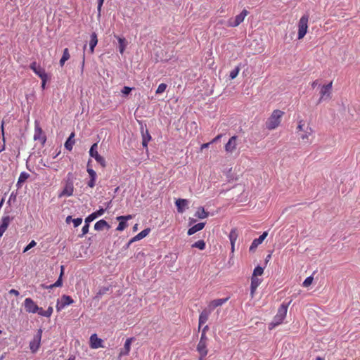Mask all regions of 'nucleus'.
Instances as JSON below:
<instances>
[{"instance_id":"052dcab7","label":"nucleus","mask_w":360,"mask_h":360,"mask_svg":"<svg viewBox=\"0 0 360 360\" xmlns=\"http://www.w3.org/2000/svg\"><path fill=\"white\" fill-rule=\"evenodd\" d=\"M84 62H85V56H84V54H83L82 63V71H83V69H84Z\"/></svg>"},{"instance_id":"bb28decb","label":"nucleus","mask_w":360,"mask_h":360,"mask_svg":"<svg viewBox=\"0 0 360 360\" xmlns=\"http://www.w3.org/2000/svg\"><path fill=\"white\" fill-rule=\"evenodd\" d=\"M105 228L109 229L110 226L104 219H101L98 221L94 225V229L96 231H102Z\"/></svg>"},{"instance_id":"4d7b16f0","label":"nucleus","mask_w":360,"mask_h":360,"mask_svg":"<svg viewBox=\"0 0 360 360\" xmlns=\"http://www.w3.org/2000/svg\"><path fill=\"white\" fill-rule=\"evenodd\" d=\"M222 137V134H218L215 138H214L212 141H211V143H215L217 142V141H219L221 138Z\"/></svg>"},{"instance_id":"393cba45","label":"nucleus","mask_w":360,"mask_h":360,"mask_svg":"<svg viewBox=\"0 0 360 360\" xmlns=\"http://www.w3.org/2000/svg\"><path fill=\"white\" fill-rule=\"evenodd\" d=\"M205 226V222H200L194 226H193L192 227H191L188 230V236H191L193 234H194L195 233L202 230Z\"/></svg>"},{"instance_id":"ea45409f","label":"nucleus","mask_w":360,"mask_h":360,"mask_svg":"<svg viewBox=\"0 0 360 360\" xmlns=\"http://www.w3.org/2000/svg\"><path fill=\"white\" fill-rule=\"evenodd\" d=\"M166 88H167V84L165 83H161L158 86V89L156 90V94H160L163 93L165 91Z\"/></svg>"},{"instance_id":"5fc2aeb1","label":"nucleus","mask_w":360,"mask_h":360,"mask_svg":"<svg viewBox=\"0 0 360 360\" xmlns=\"http://www.w3.org/2000/svg\"><path fill=\"white\" fill-rule=\"evenodd\" d=\"M6 229H7L6 226L1 224V226H0V237H1L3 236V234L6 231Z\"/></svg>"},{"instance_id":"2f4dec72","label":"nucleus","mask_w":360,"mask_h":360,"mask_svg":"<svg viewBox=\"0 0 360 360\" xmlns=\"http://www.w3.org/2000/svg\"><path fill=\"white\" fill-rule=\"evenodd\" d=\"M238 234L236 229H232L229 233V238L231 245L236 244Z\"/></svg>"},{"instance_id":"e433bc0d","label":"nucleus","mask_w":360,"mask_h":360,"mask_svg":"<svg viewBox=\"0 0 360 360\" xmlns=\"http://www.w3.org/2000/svg\"><path fill=\"white\" fill-rule=\"evenodd\" d=\"M264 273V269L259 266L255 268L252 276H262Z\"/></svg>"},{"instance_id":"79ce46f5","label":"nucleus","mask_w":360,"mask_h":360,"mask_svg":"<svg viewBox=\"0 0 360 360\" xmlns=\"http://www.w3.org/2000/svg\"><path fill=\"white\" fill-rule=\"evenodd\" d=\"M313 277L312 276H309L307 277L303 282V286L304 287H308L309 286L312 282H313Z\"/></svg>"},{"instance_id":"e2e57ef3","label":"nucleus","mask_w":360,"mask_h":360,"mask_svg":"<svg viewBox=\"0 0 360 360\" xmlns=\"http://www.w3.org/2000/svg\"><path fill=\"white\" fill-rule=\"evenodd\" d=\"M71 221H72V217L71 216L67 217L66 220H65L66 223L69 224Z\"/></svg>"},{"instance_id":"72a5a7b5","label":"nucleus","mask_w":360,"mask_h":360,"mask_svg":"<svg viewBox=\"0 0 360 360\" xmlns=\"http://www.w3.org/2000/svg\"><path fill=\"white\" fill-rule=\"evenodd\" d=\"M63 274H64V266H60V274L59 278L53 284H51V287L56 288V287H60L62 285V284H63L62 277H63Z\"/></svg>"},{"instance_id":"774afa93","label":"nucleus","mask_w":360,"mask_h":360,"mask_svg":"<svg viewBox=\"0 0 360 360\" xmlns=\"http://www.w3.org/2000/svg\"><path fill=\"white\" fill-rule=\"evenodd\" d=\"M205 356H200V355H199V359H198V360H205Z\"/></svg>"},{"instance_id":"2eb2a0df","label":"nucleus","mask_w":360,"mask_h":360,"mask_svg":"<svg viewBox=\"0 0 360 360\" xmlns=\"http://www.w3.org/2000/svg\"><path fill=\"white\" fill-rule=\"evenodd\" d=\"M268 235V233L266 231H264L258 238H255L253 240L250 247V251L253 252L257 248L259 245H260L264 240L266 238Z\"/></svg>"},{"instance_id":"0eeeda50","label":"nucleus","mask_w":360,"mask_h":360,"mask_svg":"<svg viewBox=\"0 0 360 360\" xmlns=\"http://www.w3.org/2000/svg\"><path fill=\"white\" fill-rule=\"evenodd\" d=\"M42 337V330L39 329L30 342V349L32 353H36L40 347Z\"/></svg>"},{"instance_id":"412c9836","label":"nucleus","mask_w":360,"mask_h":360,"mask_svg":"<svg viewBox=\"0 0 360 360\" xmlns=\"http://www.w3.org/2000/svg\"><path fill=\"white\" fill-rule=\"evenodd\" d=\"M105 212V210L103 208H100L96 212H93L92 214H89L86 219H85V223H90L93 220H94L96 218L103 215Z\"/></svg>"},{"instance_id":"ddd939ff","label":"nucleus","mask_w":360,"mask_h":360,"mask_svg":"<svg viewBox=\"0 0 360 360\" xmlns=\"http://www.w3.org/2000/svg\"><path fill=\"white\" fill-rule=\"evenodd\" d=\"M34 139L35 141H39L41 143H44L46 139L42 129L37 122L35 123L34 126Z\"/></svg>"},{"instance_id":"de8ad7c7","label":"nucleus","mask_w":360,"mask_h":360,"mask_svg":"<svg viewBox=\"0 0 360 360\" xmlns=\"http://www.w3.org/2000/svg\"><path fill=\"white\" fill-rule=\"evenodd\" d=\"M40 79H41V88L43 89H45V86H46V83L47 82V79H48V75L47 74L44 75V77H40Z\"/></svg>"},{"instance_id":"b1692460","label":"nucleus","mask_w":360,"mask_h":360,"mask_svg":"<svg viewBox=\"0 0 360 360\" xmlns=\"http://www.w3.org/2000/svg\"><path fill=\"white\" fill-rule=\"evenodd\" d=\"M150 229H146L143 231H141L140 233H139L137 235H136L134 237H133L129 242V245L131 244L133 242L141 240L142 238H145L150 233Z\"/></svg>"},{"instance_id":"a211bd4d","label":"nucleus","mask_w":360,"mask_h":360,"mask_svg":"<svg viewBox=\"0 0 360 360\" xmlns=\"http://www.w3.org/2000/svg\"><path fill=\"white\" fill-rule=\"evenodd\" d=\"M102 340L97 337L96 334H93L90 337V347L92 349L103 347Z\"/></svg>"},{"instance_id":"49530a36","label":"nucleus","mask_w":360,"mask_h":360,"mask_svg":"<svg viewBox=\"0 0 360 360\" xmlns=\"http://www.w3.org/2000/svg\"><path fill=\"white\" fill-rule=\"evenodd\" d=\"M72 222H73L74 226L77 227L82 224V218L73 219Z\"/></svg>"},{"instance_id":"9b49d317","label":"nucleus","mask_w":360,"mask_h":360,"mask_svg":"<svg viewBox=\"0 0 360 360\" xmlns=\"http://www.w3.org/2000/svg\"><path fill=\"white\" fill-rule=\"evenodd\" d=\"M332 85H333V82H330L328 84L323 85L321 86V91H320L321 97L319 101V103L321 102V101L323 99H327V98H330L331 91H332Z\"/></svg>"},{"instance_id":"4c0bfd02","label":"nucleus","mask_w":360,"mask_h":360,"mask_svg":"<svg viewBox=\"0 0 360 360\" xmlns=\"http://www.w3.org/2000/svg\"><path fill=\"white\" fill-rule=\"evenodd\" d=\"M240 70V67L237 66L233 70H231L229 75L230 78L231 79H235L238 75Z\"/></svg>"},{"instance_id":"4468645a","label":"nucleus","mask_w":360,"mask_h":360,"mask_svg":"<svg viewBox=\"0 0 360 360\" xmlns=\"http://www.w3.org/2000/svg\"><path fill=\"white\" fill-rule=\"evenodd\" d=\"M208 342H205L202 341H199L197 345L196 350L198 352L200 356H206L208 354V348H207Z\"/></svg>"},{"instance_id":"423d86ee","label":"nucleus","mask_w":360,"mask_h":360,"mask_svg":"<svg viewBox=\"0 0 360 360\" xmlns=\"http://www.w3.org/2000/svg\"><path fill=\"white\" fill-rule=\"evenodd\" d=\"M248 11L246 9H243L241 13L237 15L234 18H230L227 21V26L231 27H235L242 23L245 17L248 15Z\"/></svg>"},{"instance_id":"864d4df0","label":"nucleus","mask_w":360,"mask_h":360,"mask_svg":"<svg viewBox=\"0 0 360 360\" xmlns=\"http://www.w3.org/2000/svg\"><path fill=\"white\" fill-rule=\"evenodd\" d=\"M104 0H98V15L101 14V8L103 4Z\"/></svg>"},{"instance_id":"0e129e2a","label":"nucleus","mask_w":360,"mask_h":360,"mask_svg":"<svg viewBox=\"0 0 360 360\" xmlns=\"http://www.w3.org/2000/svg\"><path fill=\"white\" fill-rule=\"evenodd\" d=\"M208 329H209L208 326H205L202 328V333H205V334H206V332L208 330Z\"/></svg>"},{"instance_id":"7c9ffc66","label":"nucleus","mask_w":360,"mask_h":360,"mask_svg":"<svg viewBox=\"0 0 360 360\" xmlns=\"http://www.w3.org/2000/svg\"><path fill=\"white\" fill-rule=\"evenodd\" d=\"M70 58V55L69 53V50L68 48H65L63 50V56L59 61L60 65L63 67L65 65V63Z\"/></svg>"},{"instance_id":"69168bd1","label":"nucleus","mask_w":360,"mask_h":360,"mask_svg":"<svg viewBox=\"0 0 360 360\" xmlns=\"http://www.w3.org/2000/svg\"><path fill=\"white\" fill-rule=\"evenodd\" d=\"M231 245V253H233L234 251H235V244H233V245Z\"/></svg>"},{"instance_id":"dca6fc26","label":"nucleus","mask_w":360,"mask_h":360,"mask_svg":"<svg viewBox=\"0 0 360 360\" xmlns=\"http://www.w3.org/2000/svg\"><path fill=\"white\" fill-rule=\"evenodd\" d=\"M30 68L39 77H43L46 75L44 69L38 65L35 61L30 64Z\"/></svg>"},{"instance_id":"6ab92c4d","label":"nucleus","mask_w":360,"mask_h":360,"mask_svg":"<svg viewBox=\"0 0 360 360\" xmlns=\"http://www.w3.org/2000/svg\"><path fill=\"white\" fill-rule=\"evenodd\" d=\"M210 314H211L210 310H209L207 309H203L202 311L200 313V314L199 316V326H198L199 330L201 328V326L207 321Z\"/></svg>"},{"instance_id":"a19ab883","label":"nucleus","mask_w":360,"mask_h":360,"mask_svg":"<svg viewBox=\"0 0 360 360\" xmlns=\"http://www.w3.org/2000/svg\"><path fill=\"white\" fill-rule=\"evenodd\" d=\"M10 221H11V218L8 215L4 216L2 217V220H1V225H4L5 226H6L8 228V226L10 224Z\"/></svg>"},{"instance_id":"c03bdc74","label":"nucleus","mask_w":360,"mask_h":360,"mask_svg":"<svg viewBox=\"0 0 360 360\" xmlns=\"http://www.w3.org/2000/svg\"><path fill=\"white\" fill-rule=\"evenodd\" d=\"M89 223H87V224L85 223V225L82 227V234L79 236L82 237L85 234H86L89 232Z\"/></svg>"},{"instance_id":"c9c22d12","label":"nucleus","mask_w":360,"mask_h":360,"mask_svg":"<svg viewBox=\"0 0 360 360\" xmlns=\"http://www.w3.org/2000/svg\"><path fill=\"white\" fill-rule=\"evenodd\" d=\"M30 177V174L27 172H21L18 178V184L25 182Z\"/></svg>"},{"instance_id":"603ef678","label":"nucleus","mask_w":360,"mask_h":360,"mask_svg":"<svg viewBox=\"0 0 360 360\" xmlns=\"http://www.w3.org/2000/svg\"><path fill=\"white\" fill-rule=\"evenodd\" d=\"M96 179H90V180L88 182V186L90 188H94L96 185Z\"/></svg>"},{"instance_id":"c756f323","label":"nucleus","mask_w":360,"mask_h":360,"mask_svg":"<svg viewBox=\"0 0 360 360\" xmlns=\"http://www.w3.org/2000/svg\"><path fill=\"white\" fill-rule=\"evenodd\" d=\"M115 37L117 39L119 42V51L121 54H123L124 52V50L126 49L127 42L126 41V39L124 38L120 37L118 36H115Z\"/></svg>"},{"instance_id":"f3484780","label":"nucleus","mask_w":360,"mask_h":360,"mask_svg":"<svg viewBox=\"0 0 360 360\" xmlns=\"http://www.w3.org/2000/svg\"><path fill=\"white\" fill-rule=\"evenodd\" d=\"M228 297L214 300L209 303L207 309L212 311L215 308L221 306L222 304L226 303L228 301Z\"/></svg>"},{"instance_id":"680f3d73","label":"nucleus","mask_w":360,"mask_h":360,"mask_svg":"<svg viewBox=\"0 0 360 360\" xmlns=\"http://www.w3.org/2000/svg\"><path fill=\"white\" fill-rule=\"evenodd\" d=\"M317 84H318V80H315V81H314V82L311 84V85L312 88H315V87L317 86Z\"/></svg>"},{"instance_id":"a878e982","label":"nucleus","mask_w":360,"mask_h":360,"mask_svg":"<svg viewBox=\"0 0 360 360\" xmlns=\"http://www.w3.org/2000/svg\"><path fill=\"white\" fill-rule=\"evenodd\" d=\"M132 340L133 338L127 339L124 345V349L120 352V356H126L129 354L131 349Z\"/></svg>"},{"instance_id":"09e8293b","label":"nucleus","mask_w":360,"mask_h":360,"mask_svg":"<svg viewBox=\"0 0 360 360\" xmlns=\"http://www.w3.org/2000/svg\"><path fill=\"white\" fill-rule=\"evenodd\" d=\"M131 219H132V216L130 214L127 216H120L117 217V220H124L125 221Z\"/></svg>"},{"instance_id":"20e7f679","label":"nucleus","mask_w":360,"mask_h":360,"mask_svg":"<svg viewBox=\"0 0 360 360\" xmlns=\"http://www.w3.org/2000/svg\"><path fill=\"white\" fill-rule=\"evenodd\" d=\"M288 306L282 304L278 309L276 315L274 318V321L269 323V329L272 330L276 326L280 325L286 316Z\"/></svg>"},{"instance_id":"6e6552de","label":"nucleus","mask_w":360,"mask_h":360,"mask_svg":"<svg viewBox=\"0 0 360 360\" xmlns=\"http://www.w3.org/2000/svg\"><path fill=\"white\" fill-rule=\"evenodd\" d=\"M89 155L91 157L94 158L96 161L103 167L106 166V162L104 158L98 154L97 143H95L91 146L89 150Z\"/></svg>"},{"instance_id":"f03ea898","label":"nucleus","mask_w":360,"mask_h":360,"mask_svg":"<svg viewBox=\"0 0 360 360\" xmlns=\"http://www.w3.org/2000/svg\"><path fill=\"white\" fill-rule=\"evenodd\" d=\"M283 115V111L274 110L266 122V129L269 130H273L277 128L281 124V118Z\"/></svg>"},{"instance_id":"37998d69","label":"nucleus","mask_w":360,"mask_h":360,"mask_svg":"<svg viewBox=\"0 0 360 360\" xmlns=\"http://www.w3.org/2000/svg\"><path fill=\"white\" fill-rule=\"evenodd\" d=\"M87 172L90 176V179H96L97 174L96 172L91 168L87 167Z\"/></svg>"},{"instance_id":"aec40b11","label":"nucleus","mask_w":360,"mask_h":360,"mask_svg":"<svg viewBox=\"0 0 360 360\" xmlns=\"http://www.w3.org/2000/svg\"><path fill=\"white\" fill-rule=\"evenodd\" d=\"M262 281L256 276L251 277L250 295L254 297L255 292L257 287L260 285Z\"/></svg>"},{"instance_id":"cd10ccee","label":"nucleus","mask_w":360,"mask_h":360,"mask_svg":"<svg viewBox=\"0 0 360 360\" xmlns=\"http://www.w3.org/2000/svg\"><path fill=\"white\" fill-rule=\"evenodd\" d=\"M97 43H98L97 34L95 32H93L91 34V39L89 41V49H90L91 53H94V48L96 46Z\"/></svg>"},{"instance_id":"bf43d9fd","label":"nucleus","mask_w":360,"mask_h":360,"mask_svg":"<svg viewBox=\"0 0 360 360\" xmlns=\"http://www.w3.org/2000/svg\"><path fill=\"white\" fill-rule=\"evenodd\" d=\"M212 143H211V141H210V142H209V143H203V144H202V145H201L200 149H201V150H203L204 148H208V147H209V146H210V144H212Z\"/></svg>"},{"instance_id":"7ed1b4c3","label":"nucleus","mask_w":360,"mask_h":360,"mask_svg":"<svg viewBox=\"0 0 360 360\" xmlns=\"http://www.w3.org/2000/svg\"><path fill=\"white\" fill-rule=\"evenodd\" d=\"M297 132H299V131L300 132V134H299V136L302 142H304L305 143H311L309 138H310V136H312L314 130L309 126V124L305 125L304 122L302 120H300L298 122V125L297 127Z\"/></svg>"},{"instance_id":"473e14b6","label":"nucleus","mask_w":360,"mask_h":360,"mask_svg":"<svg viewBox=\"0 0 360 360\" xmlns=\"http://www.w3.org/2000/svg\"><path fill=\"white\" fill-rule=\"evenodd\" d=\"M199 219H205L208 217V213L202 207H199L195 214Z\"/></svg>"},{"instance_id":"13d9d810","label":"nucleus","mask_w":360,"mask_h":360,"mask_svg":"<svg viewBox=\"0 0 360 360\" xmlns=\"http://www.w3.org/2000/svg\"><path fill=\"white\" fill-rule=\"evenodd\" d=\"M9 293L12 294V295H14L15 296H18L19 295V292L17 290H15V289L10 290H9Z\"/></svg>"},{"instance_id":"6e6d98bb","label":"nucleus","mask_w":360,"mask_h":360,"mask_svg":"<svg viewBox=\"0 0 360 360\" xmlns=\"http://www.w3.org/2000/svg\"><path fill=\"white\" fill-rule=\"evenodd\" d=\"M1 134H2V137H3V142L5 143V137H4V122L2 121L1 122Z\"/></svg>"},{"instance_id":"f8f14e48","label":"nucleus","mask_w":360,"mask_h":360,"mask_svg":"<svg viewBox=\"0 0 360 360\" xmlns=\"http://www.w3.org/2000/svg\"><path fill=\"white\" fill-rule=\"evenodd\" d=\"M237 136H233L229 139V141L224 146V149L226 152L229 153H232L233 151L236 150L237 148Z\"/></svg>"},{"instance_id":"c85d7f7f","label":"nucleus","mask_w":360,"mask_h":360,"mask_svg":"<svg viewBox=\"0 0 360 360\" xmlns=\"http://www.w3.org/2000/svg\"><path fill=\"white\" fill-rule=\"evenodd\" d=\"M75 137V133L72 132L70 135L69 138L65 143V147L69 151L72 150L73 145L75 144V140L73 139Z\"/></svg>"},{"instance_id":"39448f33","label":"nucleus","mask_w":360,"mask_h":360,"mask_svg":"<svg viewBox=\"0 0 360 360\" xmlns=\"http://www.w3.org/2000/svg\"><path fill=\"white\" fill-rule=\"evenodd\" d=\"M309 16L308 14L303 15L298 22V39H302L306 35L308 30V22Z\"/></svg>"},{"instance_id":"9d476101","label":"nucleus","mask_w":360,"mask_h":360,"mask_svg":"<svg viewBox=\"0 0 360 360\" xmlns=\"http://www.w3.org/2000/svg\"><path fill=\"white\" fill-rule=\"evenodd\" d=\"M74 192V185L71 180H68L65 183V185L63 189L61 191L60 194L58 195L59 198L62 197H69L72 195Z\"/></svg>"},{"instance_id":"8fccbe9b","label":"nucleus","mask_w":360,"mask_h":360,"mask_svg":"<svg viewBox=\"0 0 360 360\" xmlns=\"http://www.w3.org/2000/svg\"><path fill=\"white\" fill-rule=\"evenodd\" d=\"M131 91V88L130 87H128V86H124L122 90V93L124 94V95H128Z\"/></svg>"},{"instance_id":"338daca9","label":"nucleus","mask_w":360,"mask_h":360,"mask_svg":"<svg viewBox=\"0 0 360 360\" xmlns=\"http://www.w3.org/2000/svg\"><path fill=\"white\" fill-rule=\"evenodd\" d=\"M67 360H75V356L74 355H71Z\"/></svg>"},{"instance_id":"58836bf2","label":"nucleus","mask_w":360,"mask_h":360,"mask_svg":"<svg viewBox=\"0 0 360 360\" xmlns=\"http://www.w3.org/2000/svg\"><path fill=\"white\" fill-rule=\"evenodd\" d=\"M118 221H120V223L116 229L119 231H122L127 228V224L124 220H118Z\"/></svg>"},{"instance_id":"4be33fe9","label":"nucleus","mask_w":360,"mask_h":360,"mask_svg":"<svg viewBox=\"0 0 360 360\" xmlns=\"http://www.w3.org/2000/svg\"><path fill=\"white\" fill-rule=\"evenodd\" d=\"M175 204L177 207L178 212L183 213L185 210V207L188 205V200L179 198L176 200Z\"/></svg>"},{"instance_id":"f257e3e1","label":"nucleus","mask_w":360,"mask_h":360,"mask_svg":"<svg viewBox=\"0 0 360 360\" xmlns=\"http://www.w3.org/2000/svg\"><path fill=\"white\" fill-rule=\"evenodd\" d=\"M24 307L27 313H37L39 315L47 318L51 317L53 311V309L51 306H49L46 310H44L41 307H39L34 300L30 297L25 300Z\"/></svg>"},{"instance_id":"3c124183","label":"nucleus","mask_w":360,"mask_h":360,"mask_svg":"<svg viewBox=\"0 0 360 360\" xmlns=\"http://www.w3.org/2000/svg\"><path fill=\"white\" fill-rule=\"evenodd\" d=\"M200 341L208 342V341H209L208 337L207 336L206 334H205V333H201Z\"/></svg>"},{"instance_id":"f704fd0d","label":"nucleus","mask_w":360,"mask_h":360,"mask_svg":"<svg viewBox=\"0 0 360 360\" xmlns=\"http://www.w3.org/2000/svg\"><path fill=\"white\" fill-rule=\"evenodd\" d=\"M206 244L203 240H200L192 244L191 247L203 250L205 248Z\"/></svg>"},{"instance_id":"a18cd8bd","label":"nucleus","mask_w":360,"mask_h":360,"mask_svg":"<svg viewBox=\"0 0 360 360\" xmlns=\"http://www.w3.org/2000/svg\"><path fill=\"white\" fill-rule=\"evenodd\" d=\"M37 245V243L34 240H32L24 249L23 252H26L33 247H34Z\"/></svg>"},{"instance_id":"1a4fd4ad","label":"nucleus","mask_w":360,"mask_h":360,"mask_svg":"<svg viewBox=\"0 0 360 360\" xmlns=\"http://www.w3.org/2000/svg\"><path fill=\"white\" fill-rule=\"evenodd\" d=\"M73 303H74V300L70 296L63 295H62L60 300H58L57 301L56 306V310L58 311H60L62 309H63L66 306H68Z\"/></svg>"},{"instance_id":"5701e85b","label":"nucleus","mask_w":360,"mask_h":360,"mask_svg":"<svg viewBox=\"0 0 360 360\" xmlns=\"http://www.w3.org/2000/svg\"><path fill=\"white\" fill-rule=\"evenodd\" d=\"M141 134H142V146L143 148H147L148 143L151 139V136L150 135L148 129L144 131L143 128H141Z\"/></svg>"}]
</instances>
